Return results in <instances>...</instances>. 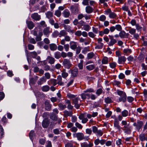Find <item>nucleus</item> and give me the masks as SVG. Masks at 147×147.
I'll return each mask as SVG.
<instances>
[{"mask_svg": "<svg viewBox=\"0 0 147 147\" xmlns=\"http://www.w3.org/2000/svg\"><path fill=\"white\" fill-rule=\"evenodd\" d=\"M94 54L93 52H90L88 53L87 55L88 58V59H90L93 57Z\"/></svg>", "mask_w": 147, "mask_h": 147, "instance_id": "51", "label": "nucleus"}, {"mask_svg": "<svg viewBox=\"0 0 147 147\" xmlns=\"http://www.w3.org/2000/svg\"><path fill=\"white\" fill-rule=\"evenodd\" d=\"M31 17L35 20L38 21L40 19V16L36 13H35L32 14Z\"/></svg>", "mask_w": 147, "mask_h": 147, "instance_id": "6", "label": "nucleus"}, {"mask_svg": "<svg viewBox=\"0 0 147 147\" xmlns=\"http://www.w3.org/2000/svg\"><path fill=\"white\" fill-rule=\"evenodd\" d=\"M50 118L53 120L56 121L58 119L57 115L52 113L50 114Z\"/></svg>", "mask_w": 147, "mask_h": 147, "instance_id": "23", "label": "nucleus"}, {"mask_svg": "<svg viewBox=\"0 0 147 147\" xmlns=\"http://www.w3.org/2000/svg\"><path fill=\"white\" fill-rule=\"evenodd\" d=\"M133 125L136 127L138 131H139L143 125V123L142 121L138 120L137 121V123H134Z\"/></svg>", "mask_w": 147, "mask_h": 147, "instance_id": "1", "label": "nucleus"}, {"mask_svg": "<svg viewBox=\"0 0 147 147\" xmlns=\"http://www.w3.org/2000/svg\"><path fill=\"white\" fill-rule=\"evenodd\" d=\"M78 97H76L72 99V101L74 104V106L77 109L79 108L80 105V104L78 103V100H79Z\"/></svg>", "mask_w": 147, "mask_h": 147, "instance_id": "4", "label": "nucleus"}, {"mask_svg": "<svg viewBox=\"0 0 147 147\" xmlns=\"http://www.w3.org/2000/svg\"><path fill=\"white\" fill-rule=\"evenodd\" d=\"M26 23L28 28L30 29H32L34 26V24L33 22L31 21H26Z\"/></svg>", "mask_w": 147, "mask_h": 147, "instance_id": "16", "label": "nucleus"}, {"mask_svg": "<svg viewBox=\"0 0 147 147\" xmlns=\"http://www.w3.org/2000/svg\"><path fill=\"white\" fill-rule=\"evenodd\" d=\"M109 16L110 18H114L117 17V15L114 12H111V13H110Z\"/></svg>", "mask_w": 147, "mask_h": 147, "instance_id": "45", "label": "nucleus"}, {"mask_svg": "<svg viewBox=\"0 0 147 147\" xmlns=\"http://www.w3.org/2000/svg\"><path fill=\"white\" fill-rule=\"evenodd\" d=\"M28 40L30 43L33 44H35L36 43V41L34 38H29Z\"/></svg>", "mask_w": 147, "mask_h": 147, "instance_id": "54", "label": "nucleus"}, {"mask_svg": "<svg viewBox=\"0 0 147 147\" xmlns=\"http://www.w3.org/2000/svg\"><path fill=\"white\" fill-rule=\"evenodd\" d=\"M126 32L123 30H121L119 33V36L121 38H123L125 37Z\"/></svg>", "mask_w": 147, "mask_h": 147, "instance_id": "29", "label": "nucleus"}, {"mask_svg": "<svg viewBox=\"0 0 147 147\" xmlns=\"http://www.w3.org/2000/svg\"><path fill=\"white\" fill-rule=\"evenodd\" d=\"M86 11L88 13H90L93 12V8L89 6H87L85 8Z\"/></svg>", "mask_w": 147, "mask_h": 147, "instance_id": "19", "label": "nucleus"}, {"mask_svg": "<svg viewBox=\"0 0 147 147\" xmlns=\"http://www.w3.org/2000/svg\"><path fill=\"white\" fill-rule=\"evenodd\" d=\"M123 52L125 54L128 55L131 53L132 51L130 49H123Z\"/></svg>", "mask_w": 147, "mask_h": 147, "instance_id": "30", "label": "nucleus"}, {"mask_svg": "<svg viewBox=\"0 0 147 147\" xmlns=\"http://www.w3.org/2000/svg\"><path fill=\"white\" fill-rule=\"evenodd\" d=\"M123 130L127 134H130L131 133V130L129 125L124 126L123 127Z\"/></svg>", "mask_w": 147, "mask_h": 147, "instance_id": "13", "label": "nucleus"}, {"mask_svg": "<svg viewBox=\"0 0 147 147\" xmlns=\"http://www.w3.org/2000/svg\"><path fill=\"white\" fill-rule=\"evenodd\" d=\"M46 81V78L44 77H42L38 82V84L39 85H41L43 84V82H45Z\"/></svg>", "mask_w": 147, "mask_h": 147, "instance_id": "37", "label": "nucleus"}, {"mask_svg": "<svg viewBox=\"0 0 147 147\" xmlns=\"http://www.w3.org/2000/svg\"><path fill=\"white\" fill-rule=\"evenodd\" d=\"M108 62V59L106 57H104L102 59V62L103 64H107Z\"/></svg>", "mask_w": 147, "mask_h": 147, "instance_id": "34", "label": "nucleus"}, {"mask_svg": "<svg viewBox=\"0 0 147 147\" xmlns=\"http://www.w3.org/2000/svg\"><path fill=\"white\" fill-rule=\"evenodd\" d=\"M94 68V66L93 65H90L86 66V69L89 70H92Z\"/></svg>", "mask_w": 147, "mask_h": 147, "instance_id": "46", "label": "nucleus"}, {"mask_svg": "<svg viewBox=\"0 0 147 147\" xmlns=\"http://www.w3.org/2000/svg\"><path fill=\"white\" fill-rule=\"evenodd\" d=\"M50 49L51 51L56 50L57 48V45L55 44H51L49 45Z\"/></svg>", "mask_w": 147, "mask_h": 147, "instance_id": "26", "label": "nucleus"}, {"mask_svg": "<svg viewBox=\"0 0 147 147\" xmlns=\"http://www.w3.org/2000/svg\"><path fill=\"white\" fill-rule=\"evenodd\" d=\"M70 40V37L68 36H66L65 37L64 39H63L61 40V44L62 45H64L65 43V41L67 42H69Z\"/></svg>", "mask_w": 147, "mask_h": 147, "instance_id": "11", "label": "nucleus"}, {"mask_svg": "<svg viewBox=\"0 0 147 147\" xmlns=\"http://www.w3.org/2000/svg\"><path fill=\"white\" fill-rule=\"evenodd\" d=\"M129 33L131 35H133L136 33V30L135 29L131 28V27H129Z\"/></svg>", "mask_w": 147, "mask_h": 147, "instance_id": "31", "label": "nucleus"}, {"mask_svg": "<svg viewBox=\"0 0 147 147\" xmlns=\"http://www.w3.org/2000/svg\"><path fill=\"white\" fill-rule=\"evenodd\" d=\"M64 29L68 32L71 33H73L74 31L73 29L72 28L69 26H67L66 25H64Z\"/></svg>", "mask_w": 147, "mask_h": 147, "instance_id": "7", "label": "nucleus"}, {"mask_svg": "<svg viewBox=\"0 0 147 147\" xmlns=\"http://www.w3.org/2000/svg\"><path fill=\"white\" fill-rule=\"evenodd\" d=\"M61 15V12L60 11L57 10L55 11V15L58 17L60 16Z\"/></svg>", "mask_w": 147, "mask_h": 147, "instance_id": "44", "label": "nucleus"}, {"mask_svg": "<svg viewBox=\"0 0 147 147\" xmlns=\"http://www.w3.org/2000/svg\"><path fill=\"white\" fill-rule=\"evenodd\" d=\"M33 71L34 73L38 72L40 74H43L44 72V70L42 69H40L38 67H36L33 69Z\"/></svg>", "mask_w": 147, "mask_h": 147, "instance_id": "14", "label": "nucleus"}, {"mask_svg": "<svg viewBox=\"0 0 147 147\" xmlns=\"http://www.w3.org/2000/svg\"><path fill=\"white\" fill-rule=\"evenodd\" d=\"M31 56L33 58H36L37 56V53L35 51H33L30 53Z\"/></svg>", "mask_w": 147, "mask_h": 147, "instance_id": "52", "label": "nucleus"}, {"mask_svg": "<svg viewBox=\"0 0 147 147\" xmlns=\"http://www.w3.org/2000/svg\"><path fill=\"white\" fill-rule=\"evenodd\" d=\"M47 60L48 63L51 64H54L55 61L54 58L50 56H48L47 57Z\"/></svg>", "mask_w": 147, "mask_h": 147, "instance_id": "8", "label": "nucleus"}, {"mask_svg": "<svg viewBox=\"0 0 147 147\" xmlns=\"http://www.w3.org/2000/svg\"><path fill=\"white\" fill-rule=\"evenodd\" d=\"M92 133V131L91 129L88 128L86 129V133L89 135H91Z\"/></svg>", "mask_w": 147, "mask_h": 147, "instance_id": "63", "label": "nucleus"}, {"mask_svg": "<svg viewBox=\"0 0 147 147\" xmlns=\"http://www.w3.org/2000/svg\"><path fill=\"white\" fill-rule=\"evenodd\" d=\"M34 131L32 130L29 133V137L31 140H32L33 137L34 136Z\"/></svg>", "mask_w": 147, "mask_h": 147, "instance_id": "48", "label": "nucleus"}, {"mask_svg": "<svg viewBox=\"0 0 147 147\" xmlns=\"http://www.w3.org/2000/svg\"><path fill=\"white\" fill-rule=\"evenodd\" d=\"M63 64L65 67L68 68L70 67L71 65L69 60L66 59H64L63 61Z\"/></svg>", "mask_w": 147, "mask_h": 147, "instance_id": "5", "label": "nucleus"}, {"mask_svg": "<svg viewBox=\"0 0 147 147\" xmlns=\"http://www.w3.org/2000/svg\"><path fill=\"white\" fill-rule=\"evenodd\" d=\"M58 105L60 110H63L66 108V106L65 105H63L62 103H59Z\"/></svg>", "mask_w": 147, "mask_h": 147, "instance_id": "35", "label": "nucleus"}, {"mask_svg": "<svg viewBox=\"0 0 147 147\" xmlns=\"http://www.w3.org/2000/svg\"><path fill=\"white\" fill-rule=\"evenodd\" d=\"M139 138L140 140L143 141L145 140H147V138H146L144 134H141L139 136Z\"/></svg>", "mask_w": 147, "mask_h": 147, "instance_id": "28", "label": "nucleus"}, {"mask_svg": "<svg viewBox=\"0 0 147 147\" xmlns=\"http://www.w3.org/2000/svg\"><path fill=\"white\" fill-rule=\"evenodd\" d=\"M141 66L142 67V69L144 70L147 69V66L145 65L144 63H142L141 64Z\"/></svg>", "mask_w": 147, "mask_h": 147, "instance_id": "64", "label": "nucleus"}, {"mask_svg": "<svg viewBox=\"0 0 147 147\" xmlns=\"http://www.w3.org/2000/svg\"><path fill=\"white\" fill-rule=\"evenodd\" d=\"M73 112L72 111H69L67 110H65L63 112V115L64 117H67L68 116L71 117L72 116Z\"/></svg>", "mask_w": 147, "mask_h": 147, "instance_id": "15", "label": "nucleus"}, {"mask_svg": "<svg viewBox=\"0 0 147 147\" xmlns=\"http://www.w3.org/2000/svg\"><path fill=\"white\" fill-rule=\"evenodd\" d=\"M114 127L117 129L119 131L121 130V127L119 125V122L117 119H115L114 122Z\"/></svg>", "mask_w": 147, "mask_h": 147, "instance_id": "9", "label": "nucleus"}, {"mask_svg": "<svg viewBox=\"0 0 147 147\" xmlns=\"http://www.w3.org/2000/svg\"><path fill=\"white\" fill-rule=\"evenodd\" d=\"M69 44L70 47L71 49L75 50L76 48L77 45L76 42L74 41H71L70 42Z\"/></svg>", "mask_w": 147, "mask_h": 147, "instance_id": "17", "label": "nucleus"}, {"mask_svg": "<svg viewBox=\"0 0 147 147\" xmlns=\"http://www.w3.org/2000/svg\"><path fill=\"white\" fill-rule=\"evenodd\" d=\"M103 46V44L102 42H98V45L95 47V49H97L102 48Z\"/></svg>", "mask_w": 147, "mask_h": 147, "instance_id": "25", "label": "nucleus"}, {"mask_svg": "<svg viewBox=\"0 0 147 147\" xmlns=\"http://www.w3.org/2000/svg\"><path fill=\"white\" fill-rule=\"evenodd\" d=\"M4 134L3 129L1 125H0V140L3 137V135Z\"/></svg>", "mask_w": 147, "mask_h": 147, "instance_id": "32", "label": "nucleus"}, {"mask_svg": "<svg viewBox=\"0 0 147 147\" xmlns=\"http://www.w3.org/2000/svg\"><path fill=\"white\" fill-rule=\"evenodd\" d=\"M126 59L124 56H121L119 57L118 62L119 63H124Z\"/></svg>", "mask_w": 147, "mask_h": 147, "instance_id": "20", "label": "nucleus"}, {"mask_svg": "<svg viewBox=\"0 0 147 147\" xmlns=\"http://www.w3.org/2000/svg\"><path fill=\"white\" fill-rule=\"evenodd\" d=\"M71 11L73 13H75L78 11V8L76 5H72L70 7Z\"/></svg>", "mask_w": 147, "mask_h": 147, "instance_id": "21", "label": "nucleus"}, {"mask_svg": "<svg viewBox=\"0 0 147 147\" xmlns=\"http://www.w3.org/2000/svg\"><path fill=\"white\" fill-rule=\"evenodd\" d=\"M83 60H81L80 62L78 64V67L80 69H82L83 67Z\"/></svg>", "mask_w": 147, "mask_h": 147, "instance_id": "58", "label": "nucleus"}, {"mask_svg": "<svg viewBox=\"0 0 147 147\" xmlns=\"http://www.w3.org/2000/svg\"><path fill=\"white\" fill-rule=\"evenodd\" d=\"M64 16L65 18H68L70 15V13L68 10H65L63 12Z\"/></svg>", "mask_w": 147, "mask_h": 147, "instance_id": "24", "label": "nucleus"}, {"mask_svg": "<svg viewBox=\"0 0 147 147\" xmlns=\"http://www.w3.org/2000/svg\"><path fill=\"white\" fill-rule=\"evenodd\" d=\"M66 103L68 105L67 106V108L69 109H72L73 108V107L71 105V103L70 101L67 99H66L65 100Z\"/></svg>", "mask_w": 147, "mask_h": 147, "instance_id": "18", "label": "nucleus"}, {"mask_svg": "<svg viewBox=\"0 0 147 147\" xmlns=\"http://www.w3.org/2000/svg\"><path fill=\"white\" fill-rule=\"evenodd\" d=\"M136 26L137 30L139 31H141L142 30V27L140 26L138 24H137Z\"/></svg>", "mask_w": 147, "mask_h": 147, "instance_id": "56", "label": "nucleus"}, {"mask_svg": "<svg viewBox=\"0 0 147 147\" xmlns=\"http://www.w3.org/2000/svg\"><path fill=\"white\" fill-rule=\"evenodd\" d=\"M84 29L86 31H88L90 28V26L88 24H85L83 26Z\"/></svg>", "mask_w": 147, "mask_h": 147, "instance_id": "40", "label": "nucleus"}, {"mask_svg": "<svg viewBox=\"0 0 147 147\" xmlns=\"http://www.w3.org/2000/svg\"><path fill=\"white\" fill-rule=\"evenodd\" d=\"M54 57L56 59H59L61 57L60 53L59 52H55L54 54Z\"/></svg>", "mask_w": 147, "mask_h": 147, "instance_id": "41", "label": "nucleus"}, {"mask_svg": "<svg viewBox=\"0 0 147 147\" xmlns=\"http://www.w3.org/2000/svg\"><path fill=\"white\" fill-rule=\"evenodd\" d=\"M117 64L115 62H113L109 63L110 67L112 68H115L116 65Z\"/></svg>", "mask_w": 147, "mask_h": 147, "instance_id": "49", "label": "nucleus"}, {"mask_svg": "<svg viewBox=\"0 0 147 147\" xmlns=\"http://www.w3.org/2000/svg\"><path fill=\"white\" fill-rule=\"evenodd\" d=\"M44 69L45 71L52 70V69L50 68V67L48 65H46L44 67Z\"/></svg>", "mask_w": 147, "mask_h": 147, "instance_id": "60", "label": "nucleus"}, {"mask_svg": "<svg viewBox=\"0 0 147 147\" xmlns=\"http://www.w3.org/2000/svg\"><path fill=\"white\" fill-rule=\"evenodd\" d=\"M64 47L66 51H68L69 49V45L68 44H64Z\"/></svg>", "mask_w": 147, "mask_h": 147, "instance_id": "55", "label": "nucleus"}, {"mask_svg": "<svg viewBox=\"0 0 147 147\" xmlns=\"http://www.w3.org/2000/svg\"><path fill=\"white\" fill-rule=\"evenodd\" d=\"M103 32L105 34H108L109 32V30L107 28H106L103 30Z\"/></svg>", "mask_w": 147, "mask_h": 147, "instance_id": "61", "label": "nucleus"}, {"mask_svg": "<svg viewBox=\"0 0 147 147\" xmlns=\"http://www.w3.org/2000/svg\"><path fill=\"white\" fill-rule=\"evenodd\" d=\"M127 96L126 94L124 95L123 96H121V97L119 98V101H122L123 102H125L126 100Z\"/></svg>", "mask_w": 147, "mask_h": 147, "instance_id": "27", "label": "nucleus"}, {"mask_svg": "<svg viewBox=\"0 0 147 147\" xmlns=\"http://www.w3.org/2000/svg\"><path fill=\"white\" fill-rule=\"evenodd\" d=\"M74 137H77L78 139L81 140L85 138L84 134L82 133H75L73 134Z\"/></svg>", "mask_w": 147, "mask_h": 147, "instance_id": "3", "label": "nucleus"}, {"mask_svg": "<svg viewBox=\"0 0 147 147\" xmlns=\"http://www.w3.org/2000/svg\"><path fill=\"white\" fill-rule=\"evenodd\" d=\"M117 94L121 96H122L126 94L125 92L117 90Z\"/></svg>", "mask_w": 147, "mask_h": 147, "instance_id": "47", "label": "nucleus"}, {"mask_svg": "<svg viewBox=\"0 0 147 147\" xmlns=\"http://www.w3.org/2000/svg\"><path fill=\"white\" fill-rule=\"evenodd\" d=\"M115 29L119 31H121L122 30V27L119 24H117L115 26Z\"/></svg>", "mask_w": 147, "mask_h": 147, "instance_id": "43", "label": "nucleus"}, {"mask_svg": "<svg viewBox=\"0 0 147 147\" xmlns=\"http://www.w3.org/2000/svg\"><path fill=\"white\" fill-rule=\"evenodd\" d=\"M46 15L47 17L48 18H50L53 16V13L50 11L47 12L46 13Z\"/></svg>", "mask_w": 147, "mask_h": 147, "instance_id": "42", "label": "nucleus"}, {"mask_svg": "<svg viewBox=\"0 0 147 147\" xmlns=\"http://www.w3.org/2000/svg\"><path fill=\"white\" fill-rule=\"evenodd\" d=\"M49 121L48 119H45L43 120L42 125L44 128H47L49 126Z\"/></svg>", "mask_w": 147, "mask_h": 147, "instance_id": "10", "label": "nucleus"}, {"mask_svg": "<svg viewBox=\"0 0 147 147\" xmlns=\"http://www.w3.org/2000/svg\"><path fill=\"white\" fill-rule=\"evenodd\" d=\"M128 111L126 110H124L121 112L122 116L123 117L127 116L128 115Z\"/></svg>", "mask_w": 147, "mask_h": 147, "instance_id": "39", "label": "nucleus"}, {"mask_svg": "<svg viewBox=\"0 0 147 147\" xmlns=\"http://www.w3.org/2000/svg\"><path fill=\"white\" fill-rule=\"evenodd\" d=\"M106 19V16L104 15H102L100 16L99 18V20L100 21H104Z\"/></svg>", "mask_w": 147, "mask_h": 147, "instance_id": "50", "label": "nucleus"}, {"mask_svg": "<svg viewBox=\"0 0 147 147\" xmlns=\"http://www.w3.org/2000/svg\"><path fill=\"white\" fill-rule=\"evenodd\" d=\"M82 32L80 30H78L75 33V35L77 36H80L82 35Z\"/></svg>", "mask_w": 147, "mask_h": 147, "instance_id": "59", "label": "nucleus"}, {"mask_svg": "<svg viewBox=\"0 0 147 147\" xmlns=\"http://www.w3.org/2000/svg\"><path fill=\"white\" fill-rule=\"evenodd\" d=\"M102 90L101 88H99L96 91V94L98 95H99L102 93Z\"/></svg>", "mask_w": 147, "mask_h": 147, "instance_id": "57", "label": "nucleus"}, {"mask_svg": "<svg viewBox=\"0 0 147 147\" xmlns=\"http://www.w3.org/2000/svg\"><path fill=\"white\" fill-rule=\"evenodd\" d=\"M109 36L110 39V41L108 44V46L110 47L112 46L117 42V41L114 38L113 36L109 35Z\"/></svg>", "mask_w": 147, "mask_h": 147, "instance_id": "2", "label": "nucleus"}, {"mask_svg": "<svg viewBox=\"0 0 147 147\" xmlns=\"http://www.w3.org/2000/svg\"><path fill=\"white\" fill-rule=\"evenodd\" d=\"M49 87L47 85L44 86L42 88V91L44 92H47L49 90Z\"/></svg>", "mask_w": 147, "mask_h": 147, "instance_id": "36", "label": "nucleus"}, {"mask_svg": "<svg viewBox=\"0 0 147 147\" xmlns=\"http://www.w3.org/2000/svg\"><path fill=\"white\" fill-rule=\"evenodd\" d=\"M43 34L44 35L48 36L49 34L50 33L49 30V28L47 27L44 29L43 31Z\"/></svg>", "mask_w": 147, "mask_h": 147, "instance_id": "22", "label": "nucleus"}, {"mask_svg": "<svg viewBox=\"0 0 147 147\" xmlns=\"http://www.w3.org/2000/svg\"><path fill=\"white\" fill-rule=\"evenodd\" d=\"M105 102L107 103H109L112 102V100L111 98L109 97H107L105 99Z\"/></svg>", "mask_w": 147, "mask_h": 147, "instance_id": "53", "label": "nucleus"}, {"mask_svg": "<svg viewBox=\"0 0 147 147\" xmlns=\"http://www.w3.org/2000/svg\"><path fill=\"white\" fill-rule=\"evenodd\" d=\"M67 34V33L64 30H62L60 31L59 34V36L61 37L62 36H65Z\"/></svg>", "mask_w": 147, "mask_h": 147, "instance_id": "33", "label": "nucleus"}, {"mask_svg": "<svg viewBox=\"0 0 147 147\" xmlns=\"http://www.w3.org/2000/svg\"><path fill=\"white\" fill-rule=\"evenodd\" d=\"M61 76H59L57 77L58 82L57 84L60 85H62L63 84V83L61 82Z\"/></svg>", "mask_w": 147, "mask_h": 147, "instance_id": "38", "label": "nucleus"}, {"mask_svg": "<svg viewBox=\"0 0 147 147\" xmlns=\"http://www.w3.org/2000/svg\"><path fill=\"white\" fill-rule=\"evenodd\" d=\"M45 109L48 111H50L51 109L52 105L48 102L46 101L45 103Z\"/></svg>", "mask_w": 147, "mask_h": 147, "instance_id": "12", "label": "nucleus"}, {"mask_svg": "<svg viewBox=\"0 0 147 147\" xmlns=\"http://www.w3.org/2000/svg\"><path fill=\"white\" fill-rule=\"evenodd\" d=\"M130 23L133 26H134L135 25L136 26V20L134 19L130 21Z\"/></svg>", "mask_w": 147, "mask_h": 147, "instance_id": "62", "label": "nucleus"}]
</instances>
